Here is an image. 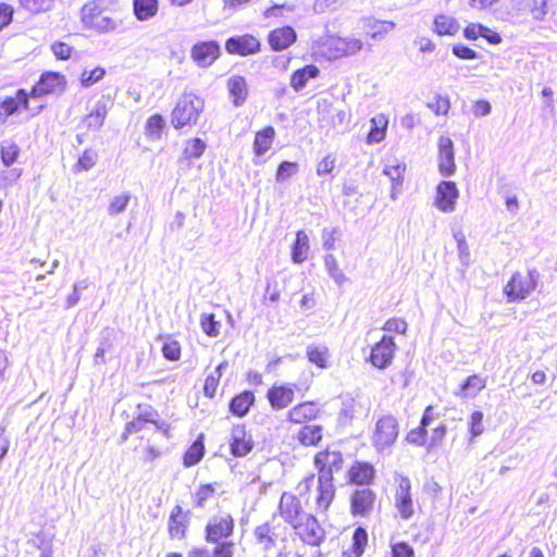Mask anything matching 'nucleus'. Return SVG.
I'll use <instances>...</instances> for the list:
<instances>
[{
	"label": "nucleus",
	"mask_w": 557,
	"mask_h": 557,
	"mask_svg": "<svg viewBox=\"0 0 557 557\" xmlns=\"http://www.w3.org/2000/svg\"><path fill=\"white\" fill-rule=\"evenodd\" d=\"M335 498V483L310 473L297 483L296 493L281 495L276 513L304 546L318 547L324 543L326 531L317 515H326Z\"/></svg>",
	"instance_id": "nucleus-1"
},
{
	"label": "nucleus",
	"mask_w": 557,
	"mask_h": 557,
	"mask_svg": "<svg viewBox=\"0 0 557 557\" xmlns=\"http://www.w3.org/2000/svg\"><path fill=\"white\" fill-rule=\"evenodd\" d=\"M203 100L193 92L183 94L171 112V123L175 129L191 128L203 111Z\"/></svg>",
	"instance_id": "nucleus-2"
},
{
	"label": "nucleus",
	"mask_w": 557,
	"mask_h": 557,
	"mask_svg": "<svg viewBox=\"0 0 557 557\" xmlns=\"http://www.w3.org/2000/svg\"><path fill=\"white\" fill-rule=\"evenodd\" d=\"M362 47L359 38L336 35H329L318 42L319 54L329 61L354 55L361 51Z\"/></svg>",
	"instance_id": "nucleus-3"
},
{
	"label": "nucleus",
	"mask_w": 557,
	"mask_h": 557,
	"mask_svg": "<svg viewBox=\"0 0 557 557\" xmlns=\"http://www.w3.org/2000/svg\"><path fill=\"white\" fill-rule=\"evenodd\" d=\"M344 462L343 453L336 448L326 446L318 450L312 458L315 478L335 483V474L342 471Z\"/></svg>",
	"instance_id": "nucleus-4"
},
{
	"label": "nucleus",
	"mask_w": 557,
	"mask_h": 557,
	"mask_svg": "<svg viewBox=\"0 0 557 557\" xmlns=\"http://www.w3.org/2000/svg\"><path fill=\"white\" fill-rule=\"evenodd\" d=\"M539 274L535 270L516 271L503 287V293L511 302L527 299L537 287Z\"/></svg>",
	"instance_id": "nucleus-5"
},
{
	"label": "nucleus",
	"mask_w": 557,
	"mask_h": 557,
	"mask_svg": "<svg viewBox=\"0 0 557 557\" xmlns=\"http://www.w3.org/2000/svg\"><path fill=\"white\" fill-rule=\"evenodd\" d=\"M81 20L85 28L103 33L114 29L115 22L110 10L100 0H91L81 10Z\"/></svg>",
	"instance_id": "nucleus-6"
},
{
	"label": "nucleus",
	"mask_w": 557,
	"mask_h": 557,
	"mask_svg": "<svg viewBox=\"0 0 557 557\" xmlns=\"http://www.w3.org/2000/svg\"><path fill=\"white\" fill-rule=\"evenodd\" d=\"M236 528L234 516L226 510H219L212 515L203 530L205 541L207 543H216L221 541H232Z\"/></svg>",
	"instance_id": "nucleus-7"
},
{
	"label": "nucleus",
	"mask_w": 557,
	"mask_h": 557,
	"mask_svg": "<svg viewBox=\"0 0 557 557\" xmlns=\"http://www.w3.org/2000/svg\"><path fill=\"white\" fill-rule=\"evenodd\" d=\"M411 488L412 486L409 478L405 475H398L395 478L393 504L396 510V517L401 520H409L416 513Z\"/></svg>",
	"instance_id": "nucleus-8"
},
{
	"label": "nucleus",
	"mask_w": 557,
	"mask_h": 557,
	"mask_svg": "<svg viewBox=\"0 0 557 557\" xmlns=\"http://www.w3.org/2000/svg\"><path fill=\"white\" fill-rule=\"evenodd\" d=\"M399 435V424L396 418L391 414L381 417L372 433V445L380 451L388 449L397 441Z\"/></svg>",
	"instance_id": "nucleus-9"
},
{
	"label": "nucleus",
	"mask_w": 557,
	"mask_h": 557,
	"mask_svg": "<svg viewBox=\"0 0 557 557\" xmlns=\"http://www.w3.org/2000/svg\"><path fill=\"white\" fill-rule=\"evenodd\" d=\"M397 349L394 338L389 335H383L380 341L371 346L368 361L374 368L384 370L393 363Z\"/></svg>",
	"instance_id": "nucleus-10"
},
{
	"label": "nucleus",
	"mask_w": 557,
	"mask_h": 557,
	"mask_svg": "<svg viewBox=\"0 0 557 557\" xmlns=\"http://www.w3.org/2000/svg\"><path fill=\"white\" fill-rule=\"evenodd\" d=\"M447 433V428L444 423H441L440 425L435 426L432 430L431 435H428L426 428L422 425H418L414 429H411L407 435L406 441L409 444L416 445V446H422L425 447L428 450L434 449L438 447Z\"/></svg>",
	"instance_id": "nucleus-11"
},
{
	"label": "nucleus",
	"mask_w": 557,
	"mask_h": 557,
	"mask_svg": "<svg viewBox=\"0 0 557 557\" xmlns=\"http://www.w3.org/2000/svg\"><path fill=\"white\" fill-rule=\"evenodd\" d=\"M262 44L257 35L245 33L226 39L225 50L228 54L248 57L261 52Z\"/></svg>",
	"instance_id": "nucleus-12"
},
{
	"label": "nucleus",
	"mask_w": 557,
	"mask_h": 557,
	"mask_svg": "<svg viewBox=\"0 0 557 557\" xmlns=\"http://www.w3.org/2000/svg\"><path fill=\"white\" fill-rule=\"evenodd\" d=\"M66 88V78L60 72H44L33 85L28 94L32 98H41L47 95L63 92Z\"/></svg>",
	"instance_id": "nucleus-13"
},
{
	"label": "nucleus",
	"mask_w": 557,
	"mask_h": 557,
	"mask_svg": "<svg viewBox=\"0 0 557 557\" xmlns=\"http://www.w3.org/2000/svg\"><path fill=\"white\" fill-rule=\"evenodd\" d=\"M322 414V407L317 400H305L296 404L286 413V421L293 425H307L318 420Z\"/></svg>",
	"instance_id": "nucleus-14"
},
{
	"label": "nucleus",
	"mask_w": 557,
	"mask_h": 557,
	"mask_svg": "<svg viewBox=\"0 0 557 557\" xmlns=\"http://www.w3.org/2000/svg\"><path fill=\"white\" fill-rule=\"evenodd\" d=\"M376 494L371 488L355 490L349 496V511L352 517H369L375 508Z\"/></svg>",
	"instance_id": "nucleus-15"
},
{
	"label": "nucleus",
	"mask_w": 557,
	"mask_h": 557,
	"mask_svg": "<svg viewBox=\"0 0 557 557\" xmlns=\"http://www.w3.org/2000/svg\"><path fill=\"white\" fill-rule=\"evenodd\" d=\"M255 446L251 434L245 423L236 424L231 430L228 440L230 453L235 458L247 456Z\"/></svg>",
	"instance_id": "nucleus-16"
},
{
	"label": "nucleus",
	"mask_w": 557,
	"mask_h": 557,
	"mask_svg": "<svg viewBox=\"0 0 557 557\" xmlns=\"http://www.w3.org/2000/svg\"><path fill=\"white\" fill-rule=\"evenodd\" d=\"M220 55L221 47L219 42L213 39L197 41L190 49V58L201 67L212 65Z\"/></svg>",
	"instance_id": "nucleus-17"
},
{
	"label": "nucleus",
	"mask_w": 557,
	"mask_h": 557,
	"mask_svg": "<svg viewBox=\"0 0 557 557\" xmlns=\"http://www.w3.org/2000/svg\"><path fill=\"white\" fill-rule=\"evenodd\" d=\"M298 39L297 32L290 25H283L271 29L267 35V42L274 52L289 49Z\"/></svg>",
	"instance_id": "nucleus-18"
},
{
	"label": "nucleus",
	"mask_w": 557,
	"mask_h": 557,
	"mask_svg": "<svg viewBox=\"0 0 557 557\" xmlns=\"http://www.w3.org/2000/svg\"><path fill=\"white\" fill-rule=\"evenodd\" d=\"M265 398L273 411H282L294 403L295 387L289 384H273L267 391Z\"/></svg>",
	"instance_id": "nucleus-19"
},
{
	"label": "nucleus",
	"mask_w": 557,
	"mask_h": 557,
	"mask_svg": "<svg viewBox=\"0 0 557 557\" xmlns=\"http://www.w3.org/2000/svg\"><path fill=\"white\" fill-rule=\"evenodd\" d=\"M189 513L181 505H175L168 519V533L171 540H185L189 531Z\"/></svg>",
	"instance_id": "nucleus-20"
},
{
	"label": "nucleus",
	"mask_w": 557,
	"mask_h": 557,
	"mask_svg": "<svg viewBox=\"0 0 557 557\" xmlns=\"http://www.w3.org/2000/svg\"><path fill=\"white\" fill-rule=\"evenodd\" d=\"M30 95L26 89H17L14 96H7L0 100V123H5L7 119L20 111L29 110Z\"/></svg>",
	"instance_id": "nucleus-21"
},
{
	"label": "nucleus",
	"mask_w": 557,
	"mask_h": 557,
	"mask_svg": "<svg viewBox=\"0 0 557 557\" xmlns=\"http://www.w3.org/2000/svg\"><path fill=\"white\" fill-rule=\"evenodd\" d=\"M437 146H438V156H437L438 172L441 173L442 176H445V177L451 176L456 172L454 143L449 137L441 136L438 138Z\"/></svg>",
	"instance_id": "nucleus-22"
},
{
	"label": "nucleus",
	"mask_w": 557,
	"mask_h": 557,
	"mask_svg": "<svg viewBox=\"0 0 557 557\" xmlns=\"http://www.w3.org/2000/svg\"><path fill=\"white\" fill-rule=\"evenodd\" d=\"M324 440V426L321 424L300 425L299 430L293 435L294 443L302 448H315Z\"/></svg>",
	"instance_id": "nucleus-23"
},
{
	"label": "nucleus",
	"mask_w": 557,
	"mask_h": 557,
	"mask_svg": "<svg viewBox=\"0 0 557 557\" xmlns=\"http://www.w3.org/2000/svg\"><path fill=\"white\" fill-rule=\"evenodd\" d=\"M347 483L351 485H371L375 479V469L367 461H354L347 470Z\"/></svg>",
	"instance_id": "nucleus-24"
},
{
	"label": "nucleus",
	"mask_w": 557,
	"mask_h": 557,
	"mask_svg": "<svg viewBox=\"0 0 557 557\" xmlns=\"http://www.w3.org/2000/svg\"><path fill=\"white\" fill-rule=\"evenodd\" d=\"M459 197V190L451 181H442L436 186L435 206L443 212L455 210L456 201Z\"/></svg>",
	"instance_id": "nucleus-25"
},
{
	"label": "nucleus",
	"mask_w": 557,
	"mask_h": 557,
	"mask_svg": "<svg viewBox=\"0 0 557 557\" xmlns=\"http://www.w3.org/2000/svg\"><path fill=\"white\" fill-rule=\"evenodd\" d=\"M255 403V394L250 391H243L232 397L228 404V409L235 417L243 418L248 414Z\"/></svg>",
	"instance_id": "nucleus-26"
},
{
	"label": "nucleus",
	"mask_w": 557,
	"mask_h": 557,
	"mask_svg": "<svg viewBox=\"0 0 557 557\" xmlns=\"http://www.w3.org/2000/svg\"><path fill=\"white\" fill-rule=\"evenodd\" d=\"M227 89L235 107L243 106L248 97L249 88L247 81L242 75H234L227 81Z\"/></svg>",
	"instance_id": "nucleus-27"
},
{
	"label": "nucleus",
	"mask_w": 557,
	"mask_h": 557,
	"mask_svg": "<svg viewBox=\"0 0 557 557\" xmlns=\"http://www.w3.org/2000/svg\"><path fill=\"white\" fill-rule=\"evenodd\" d=\"M133 14L139 22H146L159 14L160 0H132Z\"/></svg>",
	"instance_id": "nucleus-28"
},
{
	"label": "nucleus",
	"mask_w": 557,
	"mask_h": 557,
	"mask_svg": "<svg viewBox=\"0 0 557 557\" xmlns=\"http://www.w3.org/2000/svg\"><path fill=\"white\" fill-rule=\"evenodd\" d=\"M276 136L275 128L271 125L263 127L255 133L252 149L257 157L263 156L272 146Z\"/></svg>",
	"instance_id": "nucleus-29"
},
{
	"label": "nucleus",
	"mask_w": 557,
	"mask_h": 557,
	"mask_svg": "<svg viewBox=\"0 0 557 557\" xmlns=\"http://www.w3.org/2000/svg\"><path fill=\"white\" fill-rule=\"evenodd\" d=\"M369 536L364 528L355 529L349 547L343 550V557H361L368 546Z\"/></svg>",
	"instance_id": "nucleus-30"
},
{
	"label": "nucleus",
	"mask_w": 557,
	"mask_h": 557,
	"mask_svg": "<svg viewBox=\"0 0 557 557\" xmlns=\"http://www.w3.org/2000/svg\"><path fill=\"white\" fill-rule=\"evenodd\" d=\"M309 237L304 230L296 232L295 240L290 249L292 261L296 264H301L309 257Z\"/></svg>",
	"instance_id": "nucleus-31"
},
{
	"label": "nucleus",
	"mask_w": 557,
	"mask_h": 557,
	"mask_svg": "<svg viewBox=\"0 0 557 557\" xmlns=\"http://www.w3.org/2000/svg\"><path fill=\"white\" fill-rule=\"evenodd\" d=\"M319 74L320 70L317 65L307 64L290 74L289 85L295 91H299L309 79L317 78Z\"/></svg>",
	"instance_id": "nucleus-32"
},
{
	"label": "nucleus",
	"mask_w": 557,
	"mask_h": 557,
	"mask_svg": "<svg viewBox=\"0 0 557 557\" xmlns=\"http://www.w3.org/2000/svg\"><path fill=\"white\" fill-rule=\"evenodd\" d=\"M460 29L458 21L447 14H438L433 20V32L437 36H455Z\"/></svg>",
	"instance_id": "nucleus-33"
},
{
	"label": "nucleus",
	"mask_w": 557,
	"mask_h": 557,
	"mask_svg": "<svg viewBox=\"0 0 557 557\" xmlns=\"http://www.w3.org/2000/svg\"><path fill=\"white\" fill-rule=\"evenodd\" d=\"M108 103L99 101L95 104L94 109L83 117V124L87 129H99L108 114Z\"/></svg>",
	"instance_id": "nucleus-34"
},
{
	"label": "nucleus",
	"mask_w": 557,
	"mask_h": 557,
	"mask_svg": "<svg viewBox=\"0 0 557 557\" xmlns=\"http://www.w3.org/2000/svg\"><path fill=\"white\" fill-rule=\"evenodd\" d=\"M205 435L199 434L190 446L185 450L183 455V465L186 468H190L199 463L205 456Z\"/></svg>",
	"instance_id": "nucleus-35"
},
{
	"label": "nucleus",
	"mask_w": 557,
	"mask_h": 557,
	"mask_svg": "<svg viewBox=\"0 0 557 557\" xmlns=\"http://www.w3.org/2000/svg\"><path fill=\"white\" fill-rule=\"evenodd\" d=\"M271 522H264L255 529V537L264 549H272L276 544V529Z\"/></svg>",
	"instance_id": "nucleus-36"
},
{
	"label": "nucleus",
	"mask_w": 557,
	"mask_h": 557,
	"mask_svg": "<svg viewBox=\"0 0 557 557\" xmlns=\"http://www.w3.org/2000/svg\"><path fill=\"white\" fill-rule=\"evenodd\" d=\"M216 483H201L197 486L196 491L191 494L193 506L197 509H202L207 506L216 494Z\"/></svg>",
	"instance_id": "nucleus-37"
},
{
	"label": "nucleus",
	"mask_w": 557,
	"mask_h": 557,
	"mask_svg": "<svg viewBox=\"0 0 557 557\" xmlns=\"http://www.w3.org/2000/svg\"><path fill=\"white\" fill-rule=\"evenodd\" d=\"M486 387V377L480 374L469 375L460 385L457 395L461 397H474Z\"/></svg>",
	"instance_id": "nucleus-38"
},
{
	"label": "nucleus",
	"mask_w": 557,
	"mask_h": 557,
	"mask_svg": "<svg viewBox=\"0 0 557 557\" xmlns=\"http://www.w3.org/2000/svg\"><path fill=\"white\" fill-rule=\"evenodd\" d=\"M307 358L309 362L320 369H325L329 366L330 351L325 345L312 344L307 347Z\"/></svg>",
	"instance_id": "nucleus-39"
},
{
	"label": "nucleus",
	"mask_w": 557,
	"mask_h": 557,
	"mask_svg": "<svg viewBox=\"0 0 557 557\" xmlns=\"http://www.w3.org/2000/svg\"><path fill=\"white\" fill-rule=\"evenodd\" d=\"M147 423L157 424V419L153 418L152 413H140L129 421L122 433V442L127 441L129 435L143 431Z\"/></svg>",
	"instance_id": "nucleus-40"
},
{
	"label": "nucleus",
	"mask_w": 557,
	"mask_h": 557,
	"mask_svg": "<svg viewBox=\"0 0 557 557\" xmlns=\"http://www.w3.org/2000/svg\"><path fill=\"white\" fill-rule=\"evenodd\" d=\"M371 127L367 134V143H380L386 135L387 119L383 115H376L371 119Z\"/></svg>",
	"instance_id": "nucleus-41"
},
{
	"label": "nucleus",
	"mask_w": 557,
	"mask_h": 557,
	"mask_svg": "<svg viewBox=\"0 0 557 557\" xmlns=\"http://www.w3.org/2000/svg\"><path fill=\"white\" fill-rule=\"evenodd\" d=\"M164 127V117L159 113H154L146 121L145 134L149 139L157 140L161 138Z\"/></svg>",
	"instance_id": "nucleus-42"
},
{
	"label": "nucleus",
	"mask_w": 557,
	"mask_h": 557,
	"mask_svg": "<svg viewBox=\"0 0 557 557\" xmlns=\"http://www.w3.org/2000/svg\"><path fill=\"white\" fill-rule=\"evenodd\" d=\"M395 27L392 21L373 20L368 24L367 35L373 40H381Z\"/></svg>",
	"instance_id": "nucleus-43"
},
{
	"label": "nucleus",
	"mask_w": 557,
	"mask_h": 557,
	"mask_svg": "<svg viewBox=\"0 0 557 557\" xmlns=\"http://www.w3.org/2000/svg\"><path fill=\"white\" fill-rule=\"evenodd\" d=\"M206 147L207 145L201 138H190L185 144L183 156L185 159L200 158L205 153Z\"/></svg>",
	"instance_id": "nucleus-44"
},
{
	"label": "nucleus",
	"mask_w": 557,
	"mask_h": 557,
	"mask_svg": "<svg viewBox=\"0 0 557 557\" xmlns=\"http://www.w3.org/2000/svg\"><path fill=\"white\" fill-rule=\"evenodd\" d=\"M221 369L222 364H219L205 380L203 393L208 398H213L216 394L222 377Z\"/></svg>",
	"instance_id": "nucleus-45"
},
{
	"label": "nucleus",
	"mask_w": 557,
	"mask_h": 557,
	"mask_svg": "<svg viewBox=\"0 0 557 557\" xmlns=\"http://www.w3.org/2000/svg\"><path fill=\"white\" fill-rule=\"evenodd\" d=\"M96 162L97 153L91 149H85L73 165V172L81 173L83 171H88L95 166Z\"/></svg>",
	"instance_id": "nucleus-46"
},
{
	"label": "nucleus",
	"mask_w": 557,
	"mask_h": 557,
	"mask_svg": "<svg viewBox=\"0 0 557 557\" xmlns=\"http://www.w3.org/2000/svg\"><path fill=\"white\" fill-rule=\"evenodd\" d=\"M106 75V69L96 66L92 70H84L79 76V83L83 87H89L101 81Z\"/></svg>",
	"instance_id": "nucleus-47"
},
{
	"label": "nucleus",
	"mask_w": 557,
	"mask_h": 557,
	"mask_svg": "<svg viewBox=\"0 0 557 557\" xmlns=\"http://www.w3.org/2000/svg\"><path fill=\"white\" fill-rule=\"evenodd\" d=\"M0 154L2 162L7 166H10L16 162L20 154V148L13 141H5L0 146Z\"/></svg>",
	"instance_id": "nucleus-48"
},
{
	"label": "nucleus",
	"mask_w": 557,
	"mask_h": 557,
	"mask_svg": "<svg viewBox=\"0 0 557 557\" xmlns=\"http://www.w3.org/2000/svg\"><path fill=\"white\" fill-rule=\"evenodd\" d=\"M528 11L533 20L543 21L548 14V0H529Z\"/></svg>",
	"instance_id": "nucleus-49"
},
{
	"label": "nucleus",
	"mask_w": 557,
	"mask_h": 557,
	"mask_svg": "<svg viewBox=\"0 0 557 557\" xmlns=\"http://www.w3.org/2000/svg\"><path fill=\"white\" fill-rule=\"evenodd\" d=\"M163 357L169 361H177L181 358L182 348L181 344L171 338L168 337L165 342L163 343V346L161 348Z\"/></svg>",
	"instance_id": "nucleus-50"
},
{
	"label": "nucleus",
	"mask_w": 557,
	"mask_h": 557,
	"mask_svg": "<svg viewBox=\"0 0 557 557\" xmlns=\"http://www.w3.org/2000/svg\"><path fill=\"white\" fill-rule=\"evenodd\" d=\"M200 325L202 331L210 337H216L220 334V322L215 320L213 313H205L201 315Z\"/></svg>",
	"instance_id": "nucleus-51"
},
{
	"label": "nucleus",
	"mask_w": 557,
	"mask_h": 557,
	"mask_svg": "<svg viewBox=\"0 0 557 557\" xmlns=\"http://www.w3.org/2000/svg\"><path fill=\"white\" fill-rule=\"evenodd\" d=\"M336 168V156L332 152L326 153L317 164V175L326 176L333 173Z\"/></svg>",
	"instance_id": "nucleus-52"
},
{
	"label": "nucleus",
	"mask_w": 557,
	"mask_h": 557,
	"mask_svg": "<svg viewBox=\"0 0 557 557\" xmlns=\"http://www.w3.org/2000/svg\"><path fill=\"white\" fill-rule=\"evenodd\" d=\"M483 412L480 410H474L469 416L468 428L471 434V437H476L484 432V423H483Z\"/></svg>",
	"instance_id": "nucleus-53"
},
{
	"label": "nucleus",
	"mask_w": 557,
	"mask_h": 557,
	"mask_svg": "<svg viewBox=\"0 0 557 557\" xmlns=\"http://www.w3.org/2000/svg\"><path fill=\"white\" fill-rule=\"evenodd\" d=\"M212 544L214 545V547L212 548V553L210 555L211 557H234V541H221Z\"/></svg>",
	"instance_id": "nucleus-54"
},
{
	"label": "nucleus",
	"mask_w": 557,
	"mask_h": 557,
	"mask_svg": "<svg viewBox=\"0 0 557 557\" xmlns=\"http://www.w3.org/2000/svg\"><path fill=\"white\" fill-rule=\"evenodd\" d=\"M324 264L329 274L338 283H343L346 278L345 275L333 255H326L324 257Z\"/></svg>",
	"instance_id": "nucleus-55"
},
{
	"label": "nucleus",
	"mask_w": 557,
	"mask_h": 557,
	"mask_svg": "<svg viewBox=\"0 0 557 557\" xmlns=\"http://www.w3.org/2000/svg\"><path fill=\"white\" fill-rule=\"evenodd\" d=\"M382 329L388 333L405 335L408 329V324L405 319L393 317L385 321Z\"/></svg>",
	"instance_id": "nucleus-56"
},
{
	"label": "nucleus",
	"mask_w": 557,
	"mask_h": 557,
	"mask_svg": "<svg viewBox=\"0 0 557 557\" xmlns=\"http://www.w3.org/2000/svg\"><path fill=\"white\" fill-rule=\"evenodd\" d=\"M428 107L436 115H446L450 110V100L447 96L437 95L431 102L428 103Z\"/></svg>",
	"instance_id": "nucleus-57"
},
{
	"label": "nucleus",
	"mask_w": 557,
	"mask_h": 557,
	"mask_svg": "<svg viewBox=\"0 0 557 557\" xmlns=\"http://www.w3.org/2000/svg\"><path fill=\"white\" fill-rule=\"evenodd\" d=\"M298 171V163L295 161H282L276 169V181H285L286 178H289L294 174H296Z\"/></svg>",
	"instance_id": "nucleus-58"
},
{
	"label": "nucleus",
	"mask_w": 557,
	"mask_h": 557,
	"mask_svg": "<svg viewBox=\"0 0 557 557\" xmlns=\"http://www.w3.org/2000/svg\"><path fill=\"white\" fill-rule=\"evenodd\" d=\"M405 170L406 165L403 163H397L385 168L384 173L393 182V188H396L401 185Z\"/></svg>",
	"instance_id": "nucleus-59"
},
{
	"label": "nucleus",
	"mask_w": 557,
	"mask_h": 557,
	"mask_svg": "<svg viewBox=\"0 0 557 557\" xmlns=\"http://www.w3.org/2000/svg\"><path fill=\"white\" fill-rule=\"evenodd\" d=\"M50 49L54 57L61 61L69 60L73 53V47L62 40L52 42Z\"/></svg>",
	"instance_id": "nucleus-60"
},
{
	"label": "nucleus",
	"mask_w": 557,
	"mask_h": 557,
	"mask_svg": "<svg viewBox=\"0 0 557 557\" xmlns=\"http://www.w3.org/2000/svg\"><path fill=\"white\" fill-rule=\"evenodd\" d=\"M391 557H416V554L409 543L399 541L391 544Z\"/></svg>",
	"instance_id": "nucleus-61"
},
{
	"label": "nucleus",
	"mask_w": 557,
	"mask_h": 557,
	"mask_svg": "<svg viewBox=\"0 0 557 557\" xmlns=\"http://www.w3.org/2000/svg\"><path fill=\"white\" fill-rule=\"evenodd\" d=\"M129 198L131 197L128 194H122V195H117V196L113 197L108 206V212L111 215L121 213L122 211L125 210V208L129 201Z\"/></svg>",
	"instance_id": "nucleus-62"
},
{
	"label": "nucleus",
	"mask_w": 557,
	"mask_h": 557,
	"mask_svg": "<svg viewBox=\"0 0 557 557\" xmlns=\"http://www.w3.org/2000/svg\"><path fill=\"white\" fill-rule=\"evenodd\" d=\"M451 51L455 57L461 60H474L478 58V53L463 44L454 45Z\"/></svg>",
	"instance_id": "nucleus-63"
},
{
	"label": "nucleus",
	"mask_w": 557,
	"mask_h": 557,
	"mask_svg": "<svg viewBox=\"0 0 557 557\" xmlns=\"http://www.w3.org/2000/svg\"><path fill=\"white\" fill-rule=\"evenodd\" d=\"M339 231L337 228L323 230L322 238H323V247L326 250L335 249V244L338 240Z\"/></svg>",
	"instance_id": "nucleus-64"
}]
</instances>
